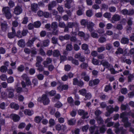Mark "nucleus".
<instances>
[{
    "label": "nucleus",
    "instance_id": "f257e3e1",
    "mask_svg": "<svg viewBox=\"0 0 134 134\" xmlns=\"http://www.w3.org/2000/svg\"><path fill=\"white\" fill-rule=\"evenodd\" d=\"M37 101L40 102H42L44 105H48L50 102V100L46 94H43L41 97H39L37 99Z\"/></svg>",
    "mask_w": 134,
    "mask_h": 134
},
{
    "label": "nucleus",
    "instance_id": "f03ea898",
    "mask_svg": "<svg viewBox=\"0 0 134 134\" xmlns=\"http://www.w3.org/2000/svg\"><path fill=\"white\" fill-rule=\"evenodd\" d=\"M2 11L7 19H9L11 18L12 15L10 13V9L9 7H3Z\"/></svg>",
    "mask_w": 134,
    "mask_h": 134
},
{
    "label": "nucleus",
    "instance_id": "7ed1b4c3",
    "mask_svg": "<svg viewBox=\"0 0 134 134\" xmlns=\"http://www.w3.org/2000/svg\"><path fill=\"white\" fill-rule=\"evenodd\" d=\"M51 27L52 34L54 35H57L58 32V30H57L58 26L57 23L55 22L52 23Z\"/></svg>",
    "mask_w": 134,
    "mask_h": 134
},
{
    "label": "nucleus",
    "instance_id": "20e7f679",
    "mask_svg": "<svg viewBox=\"0 0 134 134\" xmlns=\"http://www.w3.org/2000/svg\"><path fill=\"white\" fill-rule=\"evenodd\" d=\"M72 82L74 85H77L80 87H83L84 84V83L81 80L79 81L76 78L73 79Z\"/></svg>",
    "mask_w": 134,
    "mask_h": 134
},
{
    "label": "nucleus",
    "instance_id": "39448f33",
    "mask_svg": "<svg viewBox=\"0 0 134 134\" xmlns=\"http://www.w3.org/2000/svg\"><path fill=\"white\" fill-rule=\"evenodd\" d=\"M78 113L79 115L82 116V118L83 119H88L89 118L88 116H87L88 115V112L87 111L85 112L83 110L79 109L78 110Z\"/></svg>",
    "mask_w": 134,
    "mask_h": 134
},
{
    "label": "nucleus",
    "instance_id": "423d86ee",
    "mask_svg": "<svg viewBox=\"0 0 134 134\" xmlns=\"http://www.w3.org/2000/svg\"><path fill=\"white\" fill-rule=\"evenodd\" d=\"M100 80L98 79H96L93 80H90L89 82L88 85L89 86L92 87L93 85H97L99 82Z\"/></svg>",
    "mask_w": 134,
    "mask_h": 134
},
{
    "label": "nucleus",
    "instance_id": "0eeeda50",
    "mask_svg": "<svg viewBox=\"0 0 134 134\" xmlns=\"http://www.w3.org/2000/svg\"><path fill=\"white\" fill-rule=\"evenodd\" d=\"M23 10L21 7L19 5L15 7L14 10V13L18 15L20 14L22 12Z\"/></svg>",
    "mask_w": 134,
    "mask_h": 134
},
{
    "label": "nucleus",
    "instance_id": "6e6552de",
    "mask_svg": "<svg viewBox=\"0 0 134 134\" xmlns=\"http://www.w3.org/2000/svg\"><path fill=\"white\" fill-rule=\"evenodd\" d=\"M12 120L14 122H18L20 120V118L18 115L15 114H12L10 115Z\"/></svg>",
    "mask_w": 134,
    "mask_h": 134
},
{
    "label": "nucleus",
    "instance_id": "1a4fd4ad",
    "mask_svg": "<svg viewBox=\"0 0 134 134\" xmlns=\"http://www.w3.org/2000/svg\"><path fill=\"white\" fill-rule=\"evenodd\" d=\"M38 5L37 3H33L31 5V9L32 12L36 13L38 9Z\"/></svg>",
    "mask_w": 134,
    "mask_h": 134
},
{
    "label": "nucleus",
    "instance_id": "9d476101",
    "mask_svg": "<svg viewBox=\"0 0 134 134\" xmlns=\"http://www.w3.org/2000/svg\"><path fill=\"white\" fill-rule=\"evenodd\" d=\"M69 88L68 85L66 84H63V85H60L58 87L57 89L60 92L63 91V90H67Z\"/></svg>",
    "mask_w": 134,
    "mask_h": 134
},
{
    "label": "nucleus",
    "instance_id": "9b49d317",
    "mask_svg": "<svg viewBox=\"0 0 134 134\" xmlns=\"http://www.w3.org/2000/svg\"><path fill=\"white\" fill-rule=\"evenodd\" d=\"M110 107H111V106H107L106 107V110L107 111V112L106 113V116H109L114 111V108L113 107L110 108Z\"/></svg>",
    "mask_w": 134,
    "mask_h": 134
},
{
    "label": "nucleus",
    "instance_id": "f8f14e48",
    "mask_svg": "<svg viewBox=\"0 0 134 134\" xmlns=\"http://www.w3.org/2000/svg\"><path fill=\"white\" fill-rule=\"evenodd\" d=\"M10 106L11 108L14 109L15 110H18L20 107L19 105L18 104L14 102L11 103L10 105Z\"/></svg>",
    "mask_w": 134,
    "mask_h": 134
},
{
    "label": "nucleus",
    "instance_id": "ddd939ff",
    "mask_svg": "<svg viewBox=\"0 0 134 134\" xmlns=\"http://www.w3.org/2000/svg\"><path fill=\"white\" fill-rule=\"evenodd\" d=\"M36 37H33L31 40H29L27 43V45L28 46L31 47L33 46L34 42L37 39Z\"/></svg>",
    "mask_w": 134,
    "mask_h": 134
},
{
    "label": "nucleus",
    "instance_id": "4468645a",
    "mask_svg": "<svg viewBox=\"0 0 134 134\" xmlns=\"http://www.w3.org/2000/svg\"><path fill=\"white\" fill-rule=\"evenodd\" d=\"M94 24L92 22H90L87 25V28L89 31L91 32L94 30L93 27Z\"/></svg>",
    "mask_w": 134,
    "mask_h": 134
},
{
    "label": "nucleus",
    "instance_id": "2eb2a0df",
    "mask_svg": "<svg viewBox=\"0 0 134 134\" xmlns=\"http://www.w3.org/2000/svg\"><path fill=\"white\" fill-rule=\"evenodd\" d=\"M65 126L64 125H62L60 124H58L55 126V128L56 130L60 131L61 130H64Z\"/></svg>",
    "mask_w": 134,
    "mask_h": 134
},
{
    "label": "nucleus",
    "instance_id": "dca6fc26",
    "mask_svg": "<svg viewBox=\"0 0 134 134\" xmlns=\"http://www.w3.org/2000/svg\"><path fill=\"white\" fill-rule=\"evenodd\" d=\"M18 44L20 47H24L25 46L24 40L23 39L19 40L18 42Z\"/></svg>",
    "mask_w": 134,
    "mask_h": 134
},
{
    "label": "nucleus",
    "instance_id": "f3484780",
    "mask_svg": "<svg viewBox=\"0 0 134 134\" xmlns=\"http://www.w3.org/2000/svg\"><path fill=\"white\" fill-rule=\"evenodd\" d=\"M1 29L4 32L7 29V25L6 23H1Z\"/></svg>",
    "mask_w": 134,
    "mask_h": 134
},
{
    "label": "nucleus",
    "instance_id": "a211bd4d",
    "mask_svg": "<svg viewBox=\"0 0 134 134\" xmlns=\"http://www.w3.org/2000/svg\"><path fill=\"white\" fill-rule=\"evenodd\" d=\"M129 39L126 37H123L121 41V43L123 44H128L129 43Z\"/></svg>",
    "mask_w": 134,
    "mask_h": 134
},
{
    "label": "nucleus",
    "instance_id": "6ab92c4d",
    "mask_svg": "<svg viewBox=\"0 0 134 134\" xmlns=\"http://www.w3.org/2000/svg\"><path fill=\"white\" fill-rule=\"evenodd\" d=\"M112 19L113 20L115 21H118L120 20V16L118 14H115L113 16Z\"/></svg>",
    "mask_w": 134,
    "mask_h": 134
},
{
    "label": "nucleus",
    "instance_id": "aec40b11",
    "mask_svg": "<svg viewBox=\"0 0 134 134\" xmlns=\"http://www.w3.org/2000/svg\"><path fill=\"white\" fill-rule=\"evenodd\" d=\"M76 122V120L74 118H72L68 120V124L70 126L73 125L75 124Z\"/></svg>",
    "mask_w": 134,
    "mask_h": 134
},
{
    "label": "nucleus",
    "instance_id": "412c9836",
    "mask_svg": "<svg viewBox=\"0 0 134 134\" xmlns=\"http://www.w3.org/2000/svg\"><path fill=\"white\" fill-rule=\"evenodd\" d=\"M66 3L65 4V7L68 8L70 9L71 8V4L72 2V0H66Z\"/></svg>",
    "mask_w": 134,
    "mask_h": 134
},
{
    "label": "nucleus",
    "instance_id": "4be33fe9",
    "mask_svg": "<svg viewBox=\"0 0 134 134\" xmlns=\"http://www.w3.org/2000/svg\"><path fill=\"white\" fill-rule=\"evenodd\" d=\"M77 25V24L75 23L74 22H68L67 24V26L69 27V28H72L76 26Z\"/></svg>",
    "mask_w": 134,
    "mask_h": 134
},
{
    "label": "nucleus",
    "instance_id": "5701e85b",
    "mask_svg": "<svg viewBox=\"0 0 134 134\" xmlns=\"http://www.w3.org/2000/svg\"><path fill=\"white\" fill-rule=\"evenodd\" d=\"M67 101L68 103L70 104L71 106H73L74 105V100L71 97H70L68 98Z\"/></svg>",
    "mask_w": 134,
    "mask_h": 134
},
{
    "label": "nucleus",
    "instance_id": "b1692460",
    "mask_svg": "<svg viewBox=\"0 0 134 134\" xmlns=\"http://www.w3.org/2000/svg\"><path fill=\"white\" fill-rule=\"evenodd\" d=\"M36 67H37V70L39 71L40 72L43 71L44 70V67L43 66L41 65V64L37 65H35Z\"/></svg>",
    "mask_w": 134,
    "mask_h": 134
},
{
    "label": "nucleus",
    "instance_id": "393cba45",
    "mask_svg": "<svg viewBox=\"0 0 134 134\" xmlns=\"http://www.w3.org/2000/svg\"><path fill=\"white\" fill-rule=\"evenodd\" d=\"M69 60H71L72 63L75 65H78L79 64L78 60L74 59L72 57H70Z\"/></svg>",
    "mask_w": 134,
    "mask_h": 134
},
{
    "label": "nucleus",
    "instance_id": "a878e982",
    "mask_svg": "<svg viewBox=\"0 0 134 134\" xmlns=\"http://www.w3.org/2000/svg\"><path fill=\"white\" fill-rule=\"evenodd\" d=\"M52 60L51 58H47L46 61H44L43 63V64L45 67H46V65L47 64L51 63L52 62Z\"/></svg>",
    "mask_w": 134,
    "mask_h": 134
},
{
    "label": "nucleus",
    "instance_id": "bb28decb",
    "mask_svg": "<svg viewBox=\"0 0 134 134\" xmlns=\"http://www.w3.org/2000/svg\"><path fill=\"white\" fill-rule=\"evenodd\" d=\"M42 120V118L41 116H37L35 118L34 121L36 123L39 124L40 123Z\"/></svg>",
    "mask_w": 134,
    "mask_h": 134
},
{
    "label": "nucleus",
    "instance_id": "cd10ccee",
    "mask_svg": "<svg viewBox=\"0 0 134 134\" xmlns=\"http://www.w3.org/2000/svg\"><path fill=\"white\" fill-rule=\"evenodd\" d=\"M53 55L54 57H58L60 55L59 51L58 49L54 50Z\"/></svg>",
    "mask_w": 134,
    "mask_h": 134
},
{
    "label": "nucleus",
    "instance_id": "c85d7f7f",
    "mask_svg": "<svg viewBox=\"0 0 134 134\" xmlns=\"http://www.w3.org/2000/svg\"><path fill=\"white\" fill-rule=\"evenodd\" d=\"M43 59L40 56H38L36 57L37 62L36 63V65H38L41 64V62L42 61Z\"/></svg>",
    "mask_w": 134,
    "mask_h": 134
},
{
    "label": "nucleus",
    "instance_id": "c756f323",
    "mask_svg": "<svg viewBox=\"0 0 134 134\" xmlns=\"http://www.w3.org/2000/svg\"><path fill=\"white\" fill-rule=\"evenodd\" d=\"M24 114L26 115H27L29 116L32 115L33 114L32 113L31 111L29 109H25L24 111Z\"/></svg>",
    "mask_w": 134,
    "mask_h": 134
},
{
    "label": "nucleus",
    "instance_id": "7c9ffc66",
    "mask_svg": "<svg viewBox=\"0 0 134 134\" xmlns=\"http://www.w3.org/2000/svg\"><path fill=\"white\" fill-rule=\"evenodd\" d=\"M7 69V67L5 65H3L0 68V71L2 72H5Z\"/></svg>",
    "mask_w": 134,
    "mask_h": 134
},
{
    "label": "nucleus",
    "instance_id": "2f4dec72",
    "mask_svg": "<svg viewBox=\"0 0 134 134\" xmlns=\"http://www.w3.org/2000/svg\"><path fill=\"white\" fill-rule=\"evenodd\" d=\"M106 130L105 126L104 125H103L99 128V132L101 133H104Z\"/></svg>",
    "mask_w": 134,
    "mask_h": 134
},
{
    "label": "nucleus",
    "instance_id": "473e14b6",
    "mask_svg": "<svg viewBox=\"0 0 134 134\" xmlns=\"http://www.w3.org/2000/svg\"><path fill=\"white\" fill-rule=\"evenodd\" d=\"M79 9L77 11V14L79 16L82 15L83 14V9L81 8L80 7H79Z\"/></svg>",
    "mask_w": 134,
    "mask_h": 134
},
{
    "label": "nucleus",
    "instance_id": "72a5a7b5",
    "mask_svg": "<svg viewBox=\"0 0 134 134\" xmlns=\"http://www.w3.org/2000/svg\"><path fill=\"white\" fill-rule=\"evenodd\" d=\"M88 21L87 20L82 19L80 21L81 25L82 26H85L88 24Z\"/></svg>",
    "mask_w": 134,
    "mask_h": 134
},
{
    "label": "nucleus",
    "instance_id": "f704fd0d",
    "mask_svg": "<svg viewBox=\"0 0 134 134\" xmlns=\"http://www.w3.org/2000/svg\"><path fill=\"white\" fill-rule=\"evenodd\" d=\"M49 127H52L54 126L55 124V121L54 119H51L49 120Z\"/></svg>",
    "mask_w": 134,
    "mask_h": 134
},
{
    "label": "nucleus",
    "instance_id": "c9c22d12",
    "mask_svg": "<svg viewBox=\"0 0 134 134\" xmlns=\"http://www.w3.org/2000/svg\"><path fill=\"white\" fill-rule=\"evenodd\" d=\"M34 27L35 28H38L41 25V23L39 21H37L35 22L34 23Z\"/></svg>",
    "mask_w": 134,
    "mask_h": 134
},
{
    "label": "nucleus",
    "instance_id": "e433bc0d",
    "mask_svg": "<svg viewBox=\"0 0 134 134\" xmlns=\"http://www.w3.org/2000/svg\"><path fill=\"white\" fill-rule=\"evenodd\" d=\"M123 52V50L120 47H119L117 49L115 53L116 54L118 55L119 54H122Z\"/></svg>",
    "mask_w": 134,
    "mask_h": 134
},
{
    "label": "nucleus",
    "instance_id": "4c0bfd02",
    "mask_svg": "<svg viewBox=\"0 0 134 134\" xmlns=\"http://www.w3.org/2000/svg\"><path fill=\"white\" fill-rule=\"evenodd\" d=\"M73 46L71 43L68 44L66 46V49L67 51H70L72 50Z\"/></svg>",
    "mask_w": 134,
    "mask_h": 134
},
{
    "label": "nucleus",
    "instance_id": "58836bf2",
    "mask_svg": "<svg viewBox=\"0 0 134 134\" xmlns=\"http://www.w3.org/2000/svg\"><path fill=\"white\" fill-rule=\"evenodd\" d=\"M102 64L105 67L108 68L110 66V64L107 61H105L102 63Z\"/></svg>",
    "mask_w": 134,
    "mask_h": 134
},
{
    "label": "nucleus",
    "instance_id": "ea45409f",
    "mask_svg": "<svg viewBox=\"0 0 134 134\" xmlns=\"http://www.w3.org/2000/svg\"><path fill=\"white\" fill-rule=\"evenodd\" d=\"M25 69V67L24 65H20L18 67L17 70L19 72H22Z\"/></svg>",
    "mask_w": 134,
    "mask_h": 134
},
{
    "label": "nucleus",
    "instance_id": "a19ab883",
    "mask_svg": "<svg viewBox=\"0 0 134 134\" xmlns=\"http://www.w3.org/2000/svg\"><path fill=\"white\" fill-rule=\"evenodd\" d=\"M87 91L85 88H83L80 90L79 91V92L80 93V94L84 96L86 93Z\"/></svg>",
    "mask_w": 134,
    "mask_h": 134
},
{
    "label": "nucleus",
    "instance_id": "79ce46f5",
    "mask_svg": "<svg viewBox=\"0 0 134 134\" xmlns=\"http://www.w3.org/2000/svg\"><path fill=\"white\" fill-rule=\"evenodd\" d=\"M16 34L12 32H8L7 34L8 37L9 38H14Z\"/></svg>",
    "mask_w": 134,
    "mask_h": 134
},
{
    "label": "nucleus",
    "instance_id": "37998d69",
    "mask_svg": "<svg viewBox=\"0 0 134 134\" xmlns=\"http://www.w3.org/2000/svg\"><path fill=\"white\" fill-rule=\"evenodd\" d=\"M88 64L87 63L83 62L80 65V67L83 69H86L88 66Z\"/></svg>",
    "mask_w": 134,
    "mask_h": 134
},
{
    "label": "nucleus",
    "instance_id": "c03bdc74",
    "mask_svg": "<svg viewBox=\"0 0 134 134\" xmlns=\"http://www.w3.org/2000/svg\"><path fill=\"white\" fill-rule=\"evenodd\" d=\"M86 14L87 16L88 17L91 16L93 15L92 11V10L89 9L87 11Z\"/></svg>",
    "mask_w": 134,
    "mask_h": 134
},
{
    "label": "nucleus",
    "instance_id": "a18cd8bd",
    "mask_svg": "<svg viewBox=\"0 0 134 134\" xmlns=\"http://www.w3.org/2000/svg\"><path fill=\"white\" fill-rule=\"evenodd\" d=\"M25 80L27 85L29 86L31 85V82L29 78L26 77L25 78Z\"/></svg>",
    "mask_w": 134,
    "mask_h": 134
},
{
    "label": "nucleus",
    "instance_id": "49530a36",
    "mask_svg": "<svg viewBox=\"0 0 134 134\" xmlns=\"http://www.w3.org/2000/svg\"><path fill=\"white\" fill-rule=\"evenodd\" d=\"M57 10L60 14H61L64 12L63 8L61 6H59L57 8Z\"/></svg>",
    "mask_w": 134,
    "mask_h": 134
},
{
    "label": "nucleus",
    "instance_id": "de8ad7c7",
    "mask_svg": "<svg viewBox=\"0 0 134 134\" xmlns=\"http://www.w3.org/2000/svg\"><path fill=\"white\" fill-rule=\"evenodd\" d=\"M21 33V31L20 30H18L16 34V36L19 38H22V36Z\"/></svg>",
    "mask_w": 134,
    "mask_h": 134
},
{
    "label": "nucleus",
    "instance_id": "09e8293b",
    "mask_svg": "<svg viewBox=\"0 0 134 134\" xmlns=\"http://www.w3.org/2000/svg\"><path fill=\"white\" fill-rule=\"evenodd\" d=\"M81 48L83 50L87 51L88 49V46L87 44L84 43L82 45Z\"/></svg>",
    "mask_w": 134,
    "mask_h": 134
},
{
    "label": "nucleus",
    "instance_id": "8fccbe9b",
    "mask_svg": "<svg viewBox=\"0 0 134 134\" xmlns=\"http://www.w3.org/2000/svg\"><path fill=\"white\" fill-rule=\"evenodd\" d=\"M21 32L22 37L25 36L27 34L28 32V31L27 29H23Z\"/></svg>",
    "mask_w": 134,
    "mask_h": 134
},
{
    "label": "nucleus",
    "instance_id": "3c124183",
    "mask_svg": "<svg viewBox=\"0 0 134 134\" xmlns=\"http://www.w3.org/2000/svg\"><path fill=\"white\" fill-rule=\"evenodd\" d=\"M101 9L104 10H107L108 9V5L105 3L102 4L101 6Z\"/></svg>",
    "mask_w": 134,
    "mask_h": 134
},
{
    "label": "nucleus",
    "instance_id": "603ef678",
    "mask_svg": "<svg viewBox=\"0 0 134 134\" xmlns=\"http://www.w3.org/2000/svg\"><path fill=\"white\" fill-rule=\"evenodd\" d=\"M111 89L112 87L110 85H106L105 87L104 91L105 92H107Z\"/></svg>",
    "mask_w": 134,
    "mask_h": 134
},
{
    "label": "nucleus",
    "instance_id": "864d4df0",
    "mask_svg": "<svg viewBox=\"0 0 134 134\" xmlns=\"http://www.w3.org/2000/svg\"><path fill=\"white\" fill-rule=\"evenodd\" d=\"M28 21V18L27 16L24 17L23 19L22 23L24 24H26Z\"/></svg>",
    "mask_w": 134,
    "mask_h": 134
},
{
    "label": "nucleus",
    "instance_id": "5fc2aeb1",
    "mask_svg": "<svg viewBox=\"0 0 134 134\" xmlns=\"http://www.w3.org/2000/svg\"><path fill=\"white\" fill-rule=\"evenodd\" d=\"M92 64L94 65H97L99 64L98 60L96 59H94V58H92Z\"/></svg>",
    "mask_w": 134,
    "mask_h": 134
},
{
    "label": "nucleus",
    "instance_id": "6e6d98bb",
    "mask_svg": "<svg viewBox=\"0 0 134 134\" xmlns=\"http://www.w3.org/2000/svg\"><path fill=\"white\" fill-rule=\"evenodd\" d=\"M62 106L63 104L62 103L59 101L58 102L54 105V107L58 108H60Z\"/></svg>",
    "mask_w": 134,
    "mask_h": 134
},
{
    "label": "nucleus",
    "instance_id": "4d7b16f0",
    "mask_svg": "<svg viewBox=\"0 0 134 134\" xmlns=\"http://www.w3.org/2000/svg\"><path fill=\"white\" fill-rule=\"evenodd\" d=\"M134 78L133 75L131 74H129L128 77V81L129 82H130L132 81V79Z\"/></svg>",
    "mask_w": 134,
    "mask_h": 134
},
{
    "label": "nucleus",
    "instance_id": "13d9d810",
    "mask_svg": "<svg viewBox=\"0 0 134 134\" xmlns=\"http://www.w3.org/2000/svg\"><path fill=\"white\" fill-rule=\"evenodd\" d=\"M7 82L8 83H11L14 81L13 77V76H10L8 79H7Z\"/></svg>",
    "mask_w": 134,
    "mask_h": 134
},
{
    "label": "nucleus",
    "instance_id": "bf43d9fd",
    "mask_svg": "<svg viewBox=\"0 0 134 134\" xmlns=\"http://www.w3.org/2000/svg\"><path fill=\"white\" fill-rule=\"evenodd\" d=\"M56 94V91L55 90H52L49 92L48 94L51 96H55Z\"/></svg>",
    "mask_w": 134,
    "mask_h": 134
},
{
    "label": "nucleus",
    "instance_id": "052dcab7",
    "mask_svg": "<svg viewBox=\"0 0 134 134\" xmlns=\"http://www.w3.org/2000/svg\"><path fill=\"white\" fill-rule=\"evenodd\" d=\"M91 36L92 37L96 38H99L98 35L94 32H92L91 33Z\"/></svg>",
    "mask_w": 134,
    "mask_h": 134
},
{
    "label": "nucleus",
    "instance_id": "680f3d73",
    "mask_svg": "<svg viewBox=\"0 0 134 134\" xmlns=\"http://www.w3.org/2000/svg\"><path fill=\"white\" fill-rule=\"evenodd\" d=\"M97 32L100 35L104 34V29H99L97 31Z\"/></svg>",
    "mask_w": 134,
    "mask_h": 134
},
{
    "label": "nucleus",
    "instance_id": "e2e57ef3",
    "mask_svg": "<svg viewBox=\"0 0 134 134\" xmlns=\"http://www.w3.org/2000/svg\"><path fill=\"white\" fill-rule=\"evenodd\" d=\"M106 41V39L105 38L103 37H101L99 38V39L98 41L100 43H103L105 42Z\"/></svg>",
    "mask_w": 134,
    "mask_h": 134
},
{
    "label": "nucleus",
    "instance_id": "0e129e2a",
    "mask_svg": "<svg viewBox=\"0 0 134 134\" xmlns=\"http://www.w3.org/2000/svg\"><path fill=\"white\" fill-rule=\"evenodd\" d=\"M103 16L105 18L109 19L111 17V14L110 13L106 12L104 14Z\"/></svg>",
    "mask_w": 134,
    "mask_h": 134
},
{
    "label": "nucleus",
    "instance_id": "69168bd1",
    "mask_svg": "<svg viewBox=\"0 0 134 134\" xmlns=\"http://www.w3.org/2000/svg\"><path fill=\"white\" fill-rule=\"evenodd\" d=\"M25 122H22L18 126V128L20 129H23L25 127Z\"/></svg>",
    "mask_w": 134,
    "mask_h": 134
},
{
    "label": "nucleus",
    "instance_id": "338daca9",
    "mask_svg": "<svg viewBox=\"0 0 134 134\" xmlns=\"http://www.w3.org/2000/svg\"><path fill=\"white\" fill-rule=\"evenodd\" d=\"M0 78L2 80L5 81L7 79V76L5 74H2L0 76Z\"/></svg>",
    "mask_w": 134,
    "mask_h": 134
},
{
    "label": "nucleus",
    "instance_id": "774afa93",
    "mask_svg": "<svg viewBox=\"0 0 134 134\" xmlns=\"http://www.w3.org/2000/svg\"><path fill=\"white\" fill-rule=\"evenodd\" d=\"M131 126V124L129 121L124 123V126L126 128L129 127Z\"/></svg>",
    "mask_w": 134,
    "mask_h": 134
}]
</instances>
